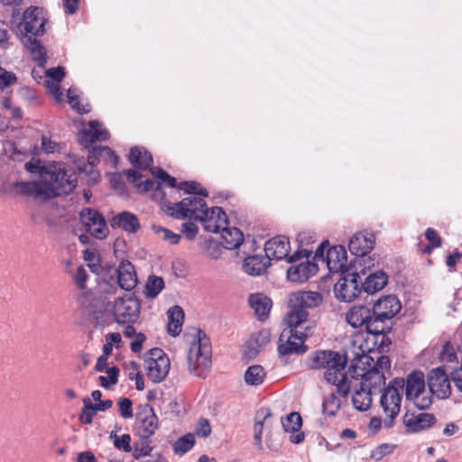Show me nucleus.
<instances>
[{"label": "nucleus", "mask_w": 462, "mask_h": 462, "mask_svg": "<svg viewBox=\"0 0 462 462\" xmlns=\"http://www.w3.org/2000/svg\"><path fill=\"white\" fill-rule=\"evenodd\" d=\"M359 350L355 354L349 366L352 377H361V380L370 381L374 385L385 384V373L391 369L389 356L374 346L371 340H365Z\"/></svg>", "instance_id": "nucleus-1"}, {"label": "nucleus", "mask_w": 462, "mask_h": 462, "mask_svg": "<svg viewBox=\"0 0 462 462\" xmlns=\"http://www.w3.org/2000/svg\"><path fill=\"white\" fill-rule=\"evenodd\" d=\"M305 315L302 313H287L284 321L288 328L281 333L278 342V352L281 356L290 354L300 355L307 351L304 344L306 339L314 333V325L302 323Z\"/></svg>", "instance_id": "nucleus-2"}, {"label": "nucleus", "mask_w": 462, "mask_h": 462, "mask_svg": "<svg viewBox=\"0 0 462 462\" xmlns=\"http://www.w3.org/2000/svg\"><path fill=\"white\" fill-rule=\"evenodd\" d=\"M372 308L358 304L352 306L346 313V322L354 328H365L367 337L365 340H371L374 346H376L380 352L388 353L392 346V340L387 335L381 333L379 325L374 321Z\"/></svg>", "instance_id": "nucleus-3"}, {"label": "nucleus", "mask_w": 462, "mask_h": 462, "mask_svg": "<svg viewBox=\"0 0 462 462\" xmlns=\"http://www.w3.org/2000/svg\"><path fill=\"white\" fill-rule=\"evenodd\" d=\"M189 372L204 377L211 364V346L209 338L201 330H198L188 354Z\"/></svg>", "instance_id": "nucleus-4"}, {"label": "nucleus", "mask_w": 462, "mask_h": 462, "mask_svg": "<svg viewBox=\"0 0 462 462\" xmlns=\"http://www.w3.org/2000/svg\"><path fill=\"white\" fill-rule=\"evenodd\" d=\"M403 388L404 378L396 377L383 389L381 395L380 405L386 416L384 426L387 428L393 426L394 420L401 411V391H402Z\"/></svg>", "instance_id": "nucleus-5"}, {"label": "nucleus", "mask_w": 462, "mask_h": 462, "mask_svg": "<svg viewBox=\"0 0 462 462\" xmlns=\"http://www.w3.org/2000/svg\"><path fill=\"white\" fill-rule=\"evenodd\" d=\"M402 304L399 299L393 294L380 297L373 305L372 310L375 319L374 321L379 325L381 333L387 335L393 326V319L400 312Z\"/></svg>", "instance_id": "nucleus-6"}, {"label": "nucleus", "mask_w": 462, "mask_h": 462, "mask_svg": "<svg viewBox=\"0 0 462 462\" xmlns=\"http://www.w3.org/2000/svg\"><path fill=\"white\" fill-rule=\"evenodd\" d=\"M49 198L69 194L77 186V177L73 171H68L61 166H54V170L44 177Z\"/></svg>", "instance_id": "nucleus-7"}, {"label": "nucleus", "mask_w": 462, "mask_h": 462, "mask_svg": "<svg viewBox=\"0 0 462 462\" xmlns=\"http://www.w3.org/2000/svg\"><path fill=\"white\" fill-rule=\"evenodd\" d=\"M405 395L408 401L414 403L420 410L428 409L432 398L425 389V377L421 371L415 370L404 379Z\"/></svg>", "instance_id": "nucleus-8"}, {"label": "nucleus", "mask_w": 462, "mask_h": 462, "mask_svg": "<svg viewBox=\"0 0 462 462\" xmlns=\"http://www.w3.org/2000/svg\"><path fill=\"white\" fill-rule=\"evenodd\" d=\"M347 363V357L337 352L334 361L328 362L325 366L324 379L330 384L336 386L337 393L342 397L347 396L350 391V381L348 380L345 368Z\"/></svg>", "instance_id": "nucleus-9"}, {"label": "nucleus", "mask_w": 462, "mask_h": 462, "mask_svg": "<svg viewBox=\"0 0 462 462\" xmlns=\"http://www.w3.org/2000/svg\"><path fill=\"white\" fill-rule=\"evenodd\" d=\"M290 241L285 236H276L269 239L264 245L265 255L270 259H286L288 263H293L301 258H309L310 252L306 249H299L290 255Z\"/></svg>", "instance_id": "nucleus-10"}, {"label": "nucleus", "mask_w": 462, "mask_h": 462, "mask_svg": "<svg viewBox=\"0 0 462 462\" xmlns=\"http://www.w3.org/2000/svg\"><path fill=\"white\" fill-rule=\"evenodd\" d=\"M204 197L190 195L184 198L178 203H170L168 210L171 216L175 218H193L198 220L201 216H205V211L208 209Z\"/></svg>", "instance_id": "nucleus-11"}, {"label": "nucleus", "mask_w": 462, "mask_h": 462, "mask_svg": "<svg viewBox=\"0 0 462 462\" xmlns=\"http://www.w3.org/2000/svg\"><path fill=\"white\" fill-rule=\"evenodd\" d=\"M47 19L42 8L30 6L23 14L21 22L18 23L15 32L21 36H42L45 32Z\"/></svg>", "instance_id": "nucleus-12"}, {"label": "nucleus", "mask_w": 462, "mask_h": 462, "mask_svg": "<svg viewBox=\"0 0 462 462\" xmlns=\"http://www.w3.org/2000/svg\"><path fill=\"white\" fill-rule=\"evenodd\" d=\"M141 300L134 294H125L114 301L113 315L118 324H133L140 317Z\"/></svg>", "instance_id": "nucleus-13"}, {"label": "nucleus", "mask_w": 462, "mask_h": 462, "mask_svg": "<svg viewBox=\"0 0 462 462\" xmlns=\"http://www.w3.org/2000/svg\"><path fill=\"white\" fill-rule=\"evenodd\" d=\"M323 300L321 293L318 291H299L290 294L289 296V306L291 311L289 313H302L305 315L302 319V323L305 325L313 324L315 322L309 319V311L307 308H315L319 306Z\"/></svg>", "instance_id": "nucleus-14"}, {"label": "nucleus", "mask_w": 462, "mask_h": 462, "mask_svg": "<svg viewBox=\"0 0 462 462\" xmlns=\"http://www.w3.org/2000/svg\"><path fill=\"white\" fill-rule=\"evenodd\" d=\"M362 279L358 273L349 271L341 273V277L334 285V293L337 299L350 302L354 300L361 292L360 284Z\"/></svg>", "instance_id": "nucleus-15"}, {"label": "nucleus", "mask_w": 462, "mask_h": 462, "mask_svg": "<svg viewBox=\"0 0 462 462\" xmlns=\"http://www.w3.org/2000/svg\"><path fill=\"white\" fill-rule=\"evenodd\" d=\"M147 376L154 383L162 382L169 373L170 359L161 348H152L146 353Z\"/></svg>", "instance_id": "nucleus-16"}, {"label": "nucleus", "mask_w": 462, "mask_h": 462, "mask_svg": "<svg viewBox=\"0 0 462 462\" xmlns=\"http://www.w3.org/2000/svg\"><path fill=\"white\" fill-rule=\"evenodd\" d=\"M80 223L85 230L97 239H105L108 235V226L105 217L97 210L83 208L79 213Z\"/></svg>", "instance_id": "nucleus-17"}, {"label": "nucleus", "mask_w": 462, "mask_h": 462, "mask_svg": "<svg viewBox=\"0 0 462 462\" xmlns=\"http://www.w3.org/2000/svg\"><path fill=\"white\" fill-rule=\"evenodd\" d=\"M430 394L439 399H447L451 393L450 382L448 374L441 367L433 368L427 377Z\"/></svg>", "instance_id": "nucleus-18"}, {"label": "nucleus", "mask_w": 462, "mask_h": 462, "mask_svg": "<svg viewBox=\"0 0 462 462\" xmlns=\"http://www.w3.org/2000/svg\"><path fill=\"white\" fill-rule=\"evenodd\" d=\"M137 433L140 437L150 438L158 429V418L153 408L148 404L141 407L137 413Z\"/></svg>", "instance_id": "nucleus-19"}, {"label": "nucleus", "mask_w": 462, "mask_h": 462, "mask_svg": "<svg viewBox=\"0 0 462 462\" xmlns=\"http://www.w3.org/2000/svg\"><path fill=\"white\" fill-rule=\"evenodd\" d=\"M198 220L202 222L205 230L212 233H219L229 224L226 212L219 207L207 209L205 216H201Z\"/></svg>", "instance_id": "nucleus-20"}, {"label": "nucleus", "mask_w": 462, "mask_h": 462, "mask_svg": "<svg viewBox=\"0 0 462 462\" xmlns=\"http://www.w3.org/2000/svg\"><path fill=\"white\" fill-rule=\"evenodd\" d=\"M375 244L374 233L364 231L355 234L349 241L348 249L357 257H365L372 251Z\"/></svg>", "instance_id": "nucleus-21"}, {"label": "nucleus", "mask_w": 462, "mask_h": 462, "mask_svg": "<svg viewBox=\"0 0 462 462\" xmlns=\"http://www.w3.org/2000/svg\"><path fill=\"white\" fill-rule=\"evenodd\" d=\"M79 143L88 148L96 141H106L109 138V133L97 121H90L88 129H83L78 134Z\"/></svg>", "instance_id": "nucleus-22"}, {"label": "nucleus", "mask_w": 462, "mask_h": 462, "mask_svg": "<svg viewBox=\"0 0 462 462\" xmlns=\"http://www.w3.org/2000/svg\"><path fill=\"white\" fill-rule=\"evenodd\" d=\"M326 262L331 273L348 272L346 251L344 246L337 245L327 250Z\"/></svg>", "instance_id": "nucleus-23"}, {"label": "nucleus", "mask_w": 462, "mask_h": 462, "mask_svg": "<svg viewBox=\"0 0 462 462\" xmlns=\"http://www.w3.org/2000/svg\"><path fill=\"white\" fill-rule=\"evenodd\" d=\"M436 422V418L431 413L413 414L406 412L403 415V423L410 433L419 432L430 428Z\"/></svg>", "instance_id": "nucleus-24"}, {"label": "nucleus", "mask_w": 462, "mask_h": 462, "mask_svg": "<svg viewBox=\"0 0 462 462\" xmlns=\"http://www.w3.org/2000/svg\"><path fill=\"white\" fill-rule=\"evenodd\" d=\"M374 385L372 382L361 381L360 388L355 392L352 396L354 407L358 411H367L372 404V389L380 387Z\"/></svg>", "instance_id": "nucleus-25"}, {"label": "nucleus", "mask_w": 462, "mask_h": 462, "mask_svg": "<svg viewBox=\"0 0 462 462\" xmlns=\"http://www.w3.org/2000/svg\"><path fill=\"white\" fill-rule=\"evenodd\" d=\"M318 266L309 260L299 264L291 265L287 271V278L291 282H304L315 275Z\"/></svg>", "instance_id": "nucleus-26"}, {"label": "nucleus", "mask_w": 462, "mask_h": 462, "mask_svg": "<svg viewBox=\"0 0 462 462\" xmlns=\"http://www.w3.org/2000/svg\"><path fill=\"white\" fill-rule=\"evenodd\" d=\"M117 282L125 291H131L137 284L134 267L127 260L122 261L117 268Z\"/></svg>", "instance_id": "nucleus-27"}, {"label": "nucleus", "mask_w": 462, "mask_h": 462, "mask_svg": "<svg viewBox=\"0 0 462 462\" xmlns=\"http://www.w3.org/2000/svg\"><path fill=\"white\" fill-rule=\"evenodd\" d=\"M16 191L24 196H31L37 199H50L47 192V185L42 181L15 182Z\"/></svg>", "instance_id": "nucleus-28"}, {"label": "nucleus", "mask_w": 462, "mask_h": 462, "mask_svg": "<svg viewBox=\"0 0 462 462\" xmlns=\"http://www.w3.org/2000/svg\"><path fill=\"white\" fill-rule=\"evenodd\" d=\"M272 413L268 408L260 409L255 415V422L254 426V439L259 449H263L262 435L263 430L271 428Z\"/></svg>", "instance_id": "nucleus-29"}, {"label": "nucleus", "mask_w": 462, "mask_h": 462, "mask_svg": "<svg viewBox=\"0 0 462 462\" xmlns=\"http://www.w3.org/2000/svg\"><path fill=\"white\" fill-rule=\"evenodd\" d=\"M248 302L259 320L268 318L273 306L269 297L263 293H254L249 296Z\"/></svg>", "instance_id": "nucleus-30"}, {"label": "nucleus", "mask_w": 462, "mask_h": 462, "mask_svg": "<svg viewBox=\"0 0 462 462\" xmlns=\"http://www.w3.org/2000/svg\"><path fill=\"white\" fill-rule=\"evenodd\" d=\"M270 265V259L266 255H252L245 259L243 269L245 273L257 276L265 272Z\"/></svg>", "instance_id": "nucleus-31"}, {"label": "nucleus", "mask_w": 462, "mask_h": 462, "mask_svg": "<svg viewBox=\"0 0 462 462\" xmlns=\"http://www.w3.org/2000/svg\"><path fill=\"white\" fill-rule=\"evenodd\" d=\"M387 282L388 275L383 271H376L370 273L365 282H361V285L364 291L374 294L383 289Z\"/></svg>", "instance_id": "nucleus-32"}, {"label": "nucleus", "mask_w": 462, "mask_h": 462, "mask_svg": "<svg viewBox=\"0 0 462 462\" xmlns=\"http://www.w3.org/2000/svg\"><path fill=\"white\" fill-rule=\"evenodd\" d=\"M129 161L135 168L134 170H146L153 162L152 154L143 147H133L129 153Z\"/></svg>", "instance_id": "nucleus-33"}, {"label": "nucleus", "mask_w": 462, "mask_h": 462, "mask_svg": "<svg viewBox=\"0 0 462 462\" xmlns=\"http://www.w3.org/2000/svg\"><path fill=\"white\" fill-rule=\"evenodd\" d=\"M125 173L127 176L128 181L133 183L141 192H147L153 189L158 190L161 188L160 181H155L151 179L142 181L141 179L143 175L134 169H129L125 171Z\"/></svg>", "instance_id": "nucleus-34"}, {"label": "nucleus", "mask_w": 462, "mask_h": 462, "mask_svg": "<svg viewBox=\"0 0 462 462\" xmlns=\"http://www.w3.org/2000/svg\"><path fill=\"white\" fill-rule=\"evenodd\" d=\"M220 232L222 238L221 244L226 249L233 250L238 248L244 241L243 233L236 227H228V226H226V227L222 228Z\"/></svg>", "instance_id": "nucleus-35"}, {"label": "nucleus", "mask_w": 462, "mask_h": 462, "mask_svg": "<svg viewBox=\"0 0 462 462\" xmlns=\"http://www.w3.org/2000/svg\"><path fill=\"white\" fill-rule=\"evenodd\" d=\"M112 226H116L128 233H135L140 228L137 217L128 211L119 213L113 218Z\"/></svg>", "instance_id": "nucleus-36"}, {"label": "nucleus", "mask_w": 462, "mask_h": 462, "mask_svg": "<svg viewBox=\"0 0 462 462\" xmlns=\"http://www.w3.org/2000/svg\"><path fill=\"white\" fill-rule=\"evenodd\" d=\"M168 333L172 337L180 335L184 320V311L180 306H173L167 311Z\"/></svg>", "instance_id": "nucleus-37"}, {"label": "nucleus", "mask_w": 462, "mask_h": 462, "mask_svg": "<svg viewBox=\"0 0 462 462\" xmlns=\"http://www.w3.org/2000/svg\"><path fill=\"white\" fill-rule=\"evenodd\" d=\"M337 352L332 350H319L309 356L308 365L311 369H323L328 362L334 361Z\"/></svg>", "instance_id": "nucleus-38"}, {"label": "nucleus", "mask_w": 462, "mask_h": 462, "mask_svg": "<svg viewBox=\"0 0 462 462\" xmlns=\"http://www.w3.org/2000/svg\"><path fill=\"white\" fill-rule=\"evenodd\" d=\"M23 37L24 38L23 43L32 53L33 60L38 62L40 65H42L44 62H46V53L44 47L42 45L40 41H38L36 37L32 35Z\"/></svg>", "instance_id": "nucleus-39"}, {"label": "nucleus", "mask_w": 462, "mask_h": 462, "mask_svg": "<svg viewBox=\"0 0 462 462\" xmlns=\"http://www.w3.org/2000/svg\"><path fill=\"white\" fill-rule=\"evenodd\" d=\"M265 372L261 365H252L245 373V381L249 385H259L263 382Z\"/></svg>", "instance_id": "nucleus-40"}, {"label": "nucleus", "mask_w": 462, "mask_h": 462, "mask_svg": "<svg viewBox=\"0 0 462 462\" xmlns=\"http://www.w3.org/2000/svg\"><path fill=\"white\" fill-rule=\"evenodd\" d=\"M282 425L286 432H298L302 425V420L299 412L293 411L282 420Z\"/></svg>", "instance_id": "nucleus-41"}, {"label": "nucleus", "mask_w": 462, "mask_h": 462, "mask_svg": "<svg viewBox=\"0 0 462 462\" xmlns=\"http://www.w3.org/2000/svg\"><path fill=\"white\" fill-rule=\"evenodd\" d=\"M195 444V437L193 434L189 433L180 438L173 445V451L175 454L182 456L190 450Z\"/></svg>", "instance_id": "nucleus-42"}, {"label": "nucleus", "mask_w": 462, "mask_h": 462, "mask_svg": "<svg viewBox=\"0 0 462 462\" xmlns=\"http://www.w3.org/2000/svg\"><path fill=\"white\" fill-rule=\"evenodd\" d=\"M341 405L340 399L335 393L328 394L322 402V411L324 414L335 416Z\"/></svg>", "instance_id": "nucleus-43"}, {"label": "nucleus", "mask_w": 462, "mask_h": 462, "mask_svg": "<svg viewBox=\"0 0 462 462\" xmlns=\"http://www.w3.org/2000/svg\"><path fill=\"white\" fill-rule=\"evenodd\" d=\"M164 288V281L162 277L151 275L146 282V296L155 298Z\"/></svg>", "instance_id": "nucleus-44"}, {"label": "nucleus", "mask_w": 462, "mask_h": 462, "mask_svg": "<svg viewBox=\"0 0 462 462\" xmlns=\"http://www.w3.org/2000/svg\"><path fill=\"white\" fill-rule=\"evenodd\" d=\"M152 450L149 438L140 437L134 445L133 456L135 459L149 456Z\"/></svg>", "instance_id": "nucleus-45"}, {"label": "nucleus", "mask_w": 462, "mask_h": 462, "mask_svg": "<svg viewBox=\"0 0 462 462\" xmlns=\"http://www.w3.org/2000/svg\"><path fill=\"white\" fill-rule=\"evenodd\" d=\"M179 189L184 190L186 193L194 196L208 197V193L206 189L202 188L201 185L196 181H183L178 186Z\"/></svg>", "instance_id": "nucleus-46"}, {"label": "nucleus", "mask_w": 462, "mask_h": 462, "mask_svg": "<svg viewBox=\"0 0 462 462\" xmlns=\"http://www.w3.org/2000/svg\"><path fill=\"white\" fill-rule=\"evenodd\" d=\"M83 259L88 262V266L93 273H97L100 268V258L96 248H87L83 251Z\"/></svg>", "instance_id": "nucleus-47"}, {"label": "nucleus", "mask_w": 462, "mask_h": 462, "mask_svg": "<svg viewBox=\"0 0 462 462\" xmlns=\"http://www.w3.org/2000/svg\"><path fill=\"white\" fill-rule=\"evenodd\" d=\"M84 407L81 410L79 414V420L84 424H91L93 421V417L97 413L94 403H92L91 400L88 397H85L83 399Z\"/></svg>", "instance_id": "nucleus-48"}, {"label": "nucleus", "mask_w": 462, "mask_h": 462, "mask_svg": "<svg viewBox=\"0 0 462 462\" xmlns=\"http://www.w3.org/2000/svg\"><path fill=\"white\" fill-rule=\"evenodd\" d=\"M106 373L107 376L100 375L98 380L102 387L108 389L111 385H115L118 382L119 369L116 366L109 367Z\"/></svg>", "instance_id": "nucleus-49"}, {"label": "nucleus", "mask_w": 462, "mask_h": 462, "mask_svg": "<svg viewBox=\"0 0 462 462\" xmlns=\"http://www.w3.org/2000/svg\"><path fill=\"white\" fill-rule=\"evenodd\" d=\"M269 342V334L267 331H259L254 333L248 341L250 347L254 348V352H258L259 348Z\"/></svg>", "instance_id": "nucleus-50"}, {"label": "nucleus", "mask_w": 462, "mask_h": 462, "mask_svg": "<svg viewBox=\"0 0 462 462\" xmlns=\"http://www.w3.org/2000/svg\"><path fill=\"white\" fill-rule=\"evenodd\" d=\"M152 230L164 241H168L171 245H177L180 240V235L175 234L165 227L153 226Z\"/></svg>", "instance_id": "nucleus-51"}, {"label": "nucleus", "mask_w": 462, "mask_h": 462, "mask_svg": "<svg viewBox=\"0 0 462 462\" xmlns=\"http://www.w3.org/2000/svg\"><path fill=\"white\" fill-rule=\"evenodd\" d=\"M152 175H154L162 183H166L171 188H178L179 184L177 180L168 174L164 170L159 167H154L152 170Z\"/></svg>", "instance_id": "nucleus-52"}, {"label": "nucleus", "mask_w": 462, "mask_h": 462, "mask_svg": "<svg viewBox=\"0 0 462 462\" xmlns=\"http://www.w3.org/2000/svg\"><path fill=\"white\" fill-rule=\"evenodd\" d=\"M110 438L114 439V446L116 448L123 449L125 452L132 451L131 436L129 434H123L119 437L112 431Z\"/></svg>", "instance_id": "nucleus-53"}, {"label": "nucleus", "mask_w": 462, "mask_h": 462, "mask_svg": "<svg viewBox=\"0 0 462 462\" xmlns=\"http://www.w3.org/2000/svg\"><path fill=\"white\" fill-rule=\"evenodd\" d=\"M120 416L124 419H131L134 416L133 402L129 398H121L117 402Z\"/></svg>", "instance_id": "nucleus-54"}, {"label": "nucleus", "mask_w": 462, "mask_h": 462, "mask_svg": "<svg viewBox=\"0 0 462 462\" xmlns=\"http://www.w3.org/2000/svg\"><path fill=\"white\" fill-rule=\"evenodd\" d=\"M393 451V446L390 444H382L376 447L371 452V458L375 461H379L383 458L385 456L391 454Z\"/></svg>", "instance_id": "nucleus-55"}, {"label": "nucleus", "mask_w": 462, "mask_h": 462, "mask_svg": "<svg viewBox=\"0 0 462 462\" xmlns=\"http://www.w3.org/2000/svg\"><path fill=\"white\" fill-rule=\"evenodd\" d=\"M17 80V78L14 73L11 71H7L4 68L0 67V89H4L13 84H14Z\"/></svg>", "instance_id": "nucleus-56"}, {"label": "nucleus", "mask_w": 462, "mask_h": 462, "mask_svg": "<svg viewBox=\"0 0 462 462\" xmlns=\"http://www.w3.org/2000/svg\"><path fill=\"white\" fill-rule=\"evenodd\" d=\"M67 97H68V102H69V106L73 109L77 110L79 113L85 114L89 111V109L86 108L83 106H80L79 97L76 94L74 89L69 88L68 90Z\"/></svg>", "instance_id": "nucleus-57"}, {"label": "nucleus", "mask_w": 462, "mask_h": 462, "mask_svg": "<svg viewBox=\"0 0 462 462\" xmlns=\"http://www.w3.org/2000/svg\"><path fill=\"white\" fill-rule=\"evenodd\" d=\"M440 359L443 362H454L457 359V353L455 350L454 346L447 342L442 348V351L440 353Z\"/></svg>", "instance_id": "nucleus-58"}, {"label": "nucleus", "mask_w": 462, "mask_h": 462, "mask_svg": "<svg viewBox=\"0 0 462 462\" xmlns=\"http://www.w3.org/2000/svg\"><path fill=\"white\" fill-rule=\"evenodd\" d=\"M98 150L101 158L109 161L111 163H113L115 167L117 165L118 157L111 148L107 146L98 145Z\"/></svg>", "instance_id": "nucleus-59"}, {"label": "nucleus", "mask_w": 462, "mask_h": 462, "mask_svg": "<svg viewBox=\"0 0 462 462\" xmlns=\"http://www.w3.org/2000/svg\"><path fill=\"white\" fill-rule=\"evenodd\" d=\"M87 280H88V274H87L86 269L82 265L79 266L77 268L75 275H74V281H75L77 286L80 290L86 289Z\"/></svg>", "instance_id": "nucleus-60"}, {"label": "nucleus", "mask_w": 462, "mask_h": 462, "mask_svg": "<svg viewBox=\"0 0 462 462\" xmlns=\"http://www.w3.org/2000/svg\"><path fill=\"white\" fill-rule=\"evenodd\" d=\"M425 237L429 241L430 245L435 247H440L442 245V239L438 235L437 231L431 227H429L425 231Z\"/></svg>", "instance_id": "nucleus-61"}, {"label": "nucleus", "mask_w": 462, "mask_h": 462, "mask_svg": "<svg viewBox=\"0 0 462 462\" xmlns=\"http://www.w3.org/2000/svg\"><path fill=\"white\" fill-rule=\"evenodd\" d=\"M182 232L188 240H193L199 232V227L193 222H186L182 225Z\"/></svg>", "instance_id": "nucleus-62"}, {"label": "nucleus", "mask_w": 462, "mask_h": 462, "mask_svg": "<svg viewBox=\"0 0 462 462\" xmlns=\"http://www.w3.org/2000/svg\"><path fill=\"white\" fill-rule=\"evenodd\" d=\"M146 340V336L143 333H137L134 339L131 342L130 347L134 353H140L143 349V344Z\"/></svg>", "instance_id": "nucleus-63"}, {"label": "nucleus", "mask_w": 462, "mask_h": 462, "mask_svg": "<svg viewBox=\"0 0 462 462\" xmlns=\"http://www.w3.org/2000/svg\"><path fill=\"white\" fill-rule=\"evenodd\" d=\"M46 75L52 79L53 82L60 83L65 76V70L62 67L51 68L46 71Z\"/></svg>", "instance_id": "nucleus-64"}]
</instances>
